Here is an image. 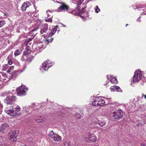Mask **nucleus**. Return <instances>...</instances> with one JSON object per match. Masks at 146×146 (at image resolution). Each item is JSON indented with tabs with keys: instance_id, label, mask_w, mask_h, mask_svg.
<instances>
[{
	"instance_id": "nucleus-1",
	"label": "nucleus",
	"mask_w": 146,
	"mask_h": 146,
	"mask_svg": "<svg viewBox=\"0 0 146 146\" xmlns=\"http://www.w3.org/2000/svg\"><path fill=\"white\" fill-rule=\"evenodd\" d=\"M17 100L15 96H7L4 100V102L7 105H11L9 107H7L5 111L8 115L12 116H17L20 114L21 109L17 105L13 104Z\"/></svg>"
},
{
	"instance_id": "nucleus-2",
	"label": "nucleus",
	"mask_w": 146,
	"mask_h": 146,
	"mask_svg": "<svg viewBox=\"0 0 146 146\" xmlns=\"http://www.w3.org/2000/svg\"><path fill=\"white\" fill-rule=\"evenodd\" d=\"M57 2L60 3V4L59 7L57 8L58 11L61 12L63 11H65L66 10L69 13H72L73 14H74V11H73L72 9H70L69 6L67 5L65 3L62 2L60 3L57 1Z\"/></svg>"
},
{
	"instance_id": "nucleus-3",
	"label": "nucleus",
	"mask_w": 146,
	"mask_h": 146,
	"mask_svg": "<svg viewBox=\"0 0 146 146\" xmlns=\"http://www.w3.org/2000/svg\"><path fill=\"white\" fill-rule=\"evenodd\" d=\"M84 139L86 142L92 143L96 141L97 137L94 134L89 133L85 136Z\"/></svg>"
},
{
	"instance_id": "nucleus-4",
	"label": "nucleus",
	"mask_w": 146,
	"mask_h": 146,
	"mask_svg": "<svg viewBox=\"0 0 146 146\" xmlns=\"http://www.w3.org/2000/svg\"><path fill=\"white\" fill-rule=\"evenodd\" d=\"M105 101L101 97L96 98L92 103V105L95 106H103Z\"/></svg>"
},
{
	"instance_id": "nucleus-5",
	"label": "nucleus",
	"mask_w": 146,
	"mask_h": 146,
	"mask_svg": "<svg viewBox=\"0 0 146 146\" xmlns=\"http://www.w3.org/2000/svg\"><path fill=\"white\" fill-rule=\"evenodd\" d=\"M142 78V72L139 69L137 70L135 72L133 78L134 82H136L140 80Z\"/></svg>"
},
{
	"instance_id": "nucleus-6",
	"label": "nucleus",
	"mask_w": 146,
	"mask_h": 146,
	"mask_svg": "<svg viewBox=\"0 0 146 146\" xmlns=\"http://www.w3.org/2000/svg\"><path fill=\"white\" fill-rule=\"evenodd\" d=\"M18 133L15 131H11L8 135L9 138L12 142L15 141L17 140Z\"/></svg>"
},
{
	"instance_id": "nucleus-7",
	"label": "nucleus",
	"mask_w": 146,
	"mask_h": 146,
	"mask_svg": "<svg viewBox=\"0 0 146 146\" xmlns=\"http://www.w3.org/2000/svg\"><path fill=\"white\" fill-rule=\"evenodd\" d=\"M48 135L51 138L56 142H58L61 141V137L58 135L55 134L52 130L49 131Z\"/></svg>"
},
{
	"instance_id": "nucleus-8",
	"label": "nucleus",
	"mask_w": 146,
	"mask_h": 146,
	"mask_svg": "<svg viewBox=\"0 0 146 146\" xmlns=\"http://www.w3.org/2000/svg\"><path fill=\"white\" fill-rule=\"evenodd\" d=\"M27 88L25 86H21L16 90L17 94L19 96H22L25 95L26 92L27 91Z\"/></svg>"
},
{
	"instance_id": "nucleus-9",
	"label": "nucleus",
	"mask_w": 146,
	"mask_h": 146,
	"mask_svg": "<svg viewBox=\"0 0 146 146\" xmlns=\"http://www.w3.org/2000/svg\"><path fill=\"white\" fill-rule=\"evenodd\" d=\"M112 116L115 119H118L123 116L122 111L121 110H118L113 112Z\"/></svg>"
},
{
	"instance_id": "nucleus-10",
	"label": "nucleus",
	"mask_w": 146,
	"mask_h": 146,
	"mask_svg": "<svg viewBox=\"0 0 146 146\" xmlns=\"http://www.w3.org/2000/svg\"><path fill=\"white\" fill-rule=\"evenodd\" d=\"M42 65L43 69L45 71H47L49 68L53 66V64L50 61L47 60L45 61Z\"/></svg>"
},
{
	"instance_id": "nucleus-11",
	"label": "nucleus",
	"mask_w": 146,
	"mask_h": 146,
	"mask_svg": "<svg viewBox=\"0 0 146 146\" xmlns=\"http://www.w3.org/2000/svg\"><path fill=\"white\" fill-rule=\"evenodd\" d=\"M31 5V3L29 1H27L24 2L21 7V10L23 11H25L26 8L29 7Z\"/></svg>"
},
{
	"instance_id": "nucleus-12",
	"label": "nucleus",
	"mask_w": 146,
	"mask_h": 146,
	"mask_svg": "<svg viewBox=\"0 0 146 146\" xmlns=\"http://www.w3.org/2000/svg\"><path fill=\"white\" fill-rule=\"evenodd\" d=\"M107 78L111 83L116 84L117 83V81L116 78L113 77L110 75H107Z\"/></svg>"
},
{
	"instance_id": "nucleus-13",
	"label": "nucleus",
	"mask_w": 146,
	"mask_h": 146,
	"mask_svg": "<svg viewBox=\"0 0 146 146\" xmlns=\"http://www.w3.org/2000/svg\"><path fill=\"white\" fill-rule=\"evenodd\" d=\"M48 29V25L47 23L44 24L42 29L40 31L41 34H43L44 33H46Z\"/></svg>"
},
{
	"instance_id": "nucleus-14",
	"label": "nucleus",
	"mask_w": 146,
	"mask_h": 146,
	"mask_svg": "<svg viewBox=\"0 0 146 146\" xmlns=\"http://www.w3.org/2000/svg\"><path fill=\"white\" fill-rule=\"evenodd\" d=\"M9 127L6 124H4L1 125L0 126V132L1 133H3L4 131L6 129H7Z\"/></svg>"
},
{
	"instance_id": "nucleus-15",
	"label": "nucleus",
	"mask_w": 146,
	"mask_h": 146,
	"mask_svg": "<svg viewBox=\"0 0 146 146\" xmlns=\"http://www.w3.org/2000/svg\"><path fill=\"white\" fill-rule=\"evenodd\" d=\"M58 25H56L54 28L52 30L51 32L49 34V36H52L55 33L57 27Z\"/></svg>"
},
{
	"instance_id": "nucleus-16",
	"label": "nucleus",
	"mask_w": 146,
	"mask_h": 146,
	"mask_svg": "<svg viewBox=\"0 0 146 146\" xmlns=\"http://www.w3.org/2000/svg\"><path fill=\"white\" fill-rule=\"evenodd\" d=\"M43 48L42 45L40 44H38V46L35 49V50L38 53L41 52V49Z\"/></svg>"
},
{
	"instance_id": "nucleus-17",
	"label": "nucleus",
	"mask_w": 146,
	"mask_h": 146,
	"mask_svg": "<svg viewBox=\"0 0 146 146\" xmlns=\"http://www.w3.org/2000/svg\"><path fill=\"white\" fill-rule=\"evenodd\" d=\"M73 3L77 4V5H79L81 4L83 1V0H71Z\"/></svg>"
},
{
	"instance_id": "nucleus-18",
	"label": "nucleus",
	"mask_w": 146,
	"mask_h": 146,
	"mask_svg": "<svg viewBox=\"0 0 146 146\" xmlns=\"http://www.w3.org/2000/svg\"><path fill=\"white\" fill-rule=\"evenodd\" d=\"M80 16L82 18H86L88 16V14L87 13L84 11H82L80 13Z\"/></svg>"
},
{
	"instance_id": "nucleus-19",
	"label": "nucleus",
	"mask_w": 146,
	"mask_h": 146,
	"mask_svg": "<svg viewBox=\"0 0 146 146\" xmlns=\"http://www.w3.org/2000/svg\"><path fill=\"white\" fill-rule=\"evenodd\" d=\"M27 52H26L25 51L24 52V55L22 56L21 58V60L22 61H26L28 60V59L27 58Z\"/></svg>"
},
{
	"instance_id": "nucleus-20",
	"label": "nucleus",
	"mask_w": 146,
	"mask_h": 146,
	"mask_svg": "<svg viewBox=\"0 0 146 146\" xmlns=\"http://www.w3.org/2000/svg\"><path fill=\"white\" fill-rule=\"evenodd\" d=\"M62 146H72L70 141H64L62 144Z\"/></svg>"
},
{
	"instance_id": "nucleus-21",
	"label": "nucleus",
	"mask_w": 146,
	"mask_h": 146,
	"mask_svg": "<svg viewBox=\"0 0 146 146\" xmlns=\"http://www.w3.org/2000/svg\"><path fill=\"white\" fill-rule=\"evenodd\" d=\"M98 124L101 126L103 127L106 124V122L104 121L98 120Z\"/></svg>"
},
{
	"instance_id": "nucleus-22",
	"label": "nucleus",
	"mask_w": 146,
	"mask_h": 146,
	"mask_svg": "<svg viewBox=\"0 0 146 146\" xmlns=\"http://www.w3.org/2000/svg\"><path fill=\"white\" fill-rule=\"evenodd\" d=\"M9 68V65L7 64H3L2 67V71H6L7 69Z\"/></svg>"
},
{
	"instance_id": "nucleus-23",
	"label": "nucleus",
	"mask_w": 146,
	"mask_h": 146,
	"mask_svg": "<svg viewBox=\"0 0 146 146\" xmlns=\"http://www.w3.org/2000/svg\"><path fill=\"white\" fill-rule=\"evenodd\" d=\"M36 121L38 123H43V122L44 120L42 117H40L39 118H38L36 119Z\"/></svg>"
},
{
	"instance_id": "nucleus-24",
	"label": "nucleus",
	"mask_w": 146,
	"mask_h": 146,
	"mask_svg": "<svg viewBox=\"0 0 146 146\" xmlns=\"http://www.w3.org/2000/svg\"><path fill=\"white\" fill-rule=\"evenodd\" d=\"M22 52V51L21 50H17L14 52V55H15V56H18Z\"/></svg>"
},
{
	"instance_id": "nucleus-25",
	"label": "nucleus",
	"mask_w": 146,
	"mask_h": 146,
	"mask_svg": "<svg viewBox=\"0 0 146 146\" xmlns=\"http://www.w3.org/2000/svg\"><path fill=\"white\" fill-rule=\"evenodd\" d=\"M6 23V22L3 20H0V28L2 27Z\"/></svg>"
},
{
	"instance_id": "nucleus-26",
	"label": "nucleus",
	"mask_w": 146,
	"mask_h": 146,
	"mask_svg": "<svg viewBox=\"0 0 146 146\" xmlns=\"http://www.w3.org/2000/svg\"><path fill=\"white\" fill-rule=\"evenodd\" d=\"M115 91L121 92L122 90L119 87L115 86Z\"/></svg>"
},
{
	"instance_id": "nucleus-27",
	"label": "nucleus",
	"mask_w": 146,
	"mask_h": 146,
	"mask_svg": "<svg viewBox=\"0 0 146 146\" xmlns=\"http://www.w3.org/2000/svg\"><path fill=\"white\" fill-rule=\"evenodd\" d=\"M52 16L48 18L45 20V21L46 22H50L51 23H52Z\"/></svg>"
},
{
	"instance_id": "nucleus-28",
	"label": "nucleus",
	"mask_w": 146,
	"mask_h": 146,
	"mask_svg": "<svg viewBox=\"0 0 146 146\" xmlns=\"http://www.w3.org/2000/svg\"><path fill=\"white\" fill-rule=\"evenodd\" d=\"M14 66H11L10 67L8 68V70H7V72L8 73H9L11 70L13 69Z\"/></svg>"
},
{
	"instance_id": "nucleus-29",
	"label": "nucleus",
	"mask_w": 146,
	"mask_h": 146,
	"mask_svg": "<svg viewBox=\"0 0 146 146\" xmlns=\"http://www.w3.org/2000/svg\"><path fill=\"white\" fill-rule=\"evenodd\" d=\"M17 76V75L15 74H14L13 73V74L11 75V79L14 80L15 79L16 77Z\"/></svg>"
},
{
	"instance_id": "nucleus-30",
	"label": "nucleus",
	"mask_w": 146,
	"mask_h": 146,
	"mask_svg": "<svg viewBox=\"0 0 146 146\" xmlns=\"http://www.w3.org/2000/svg\"><path fill=\"white\" fill-rule=\"evenodd\" d=\"M46 13H47V16H48L47 17L48 18V17H49L50 16H52V14L51 13L49 10H47L46 11Z\"/></svg>"
},
{
	"instance_id": "nucleus-31",
	"label": "nucleus",
	"mask_w": 146,
	"mask_h": 146,
	"mask_svg": "<svg viewBox=\"0 0 146 146\" xmlns=\"http://www.w3.org/2000/svg\"><path fill=\"white\" fill-rule=\"evenodd\" d=\"M110 89L112 91H115V85L111 86L110 88Z\"/></svg>"
},
{
	"instance_id": "nucleus-32",
	"label": "nucleus",
	"mask_w": 146,
	"mask_h": 146,
	"mask_svg": "<svg viewBox=\"0 0 146 146\" xmlns=\"http://www.w3.org/2000/svg\"><path fill=\"white\" fill-rule=\"evenodd\" d=\"M100 11V10L98 6H96V8L95 9V11L96 13H98Z\"/></svg>"
},
{
	"instance_id": "nucleus-33",
	"label": "nucleus",
	"mask_w": 146,
	"mask_h": 146,
	"mask_svg": "<svg viewBox=\"0 0 146 146\" xmlns=\"http://www.w3.org/2000/svg\"><path fill=\"white\" fill-rule=\"evenodd\" d=\"M3 108V106L2 104L1 103V102L0 101V114H1L2 112V110Z\"/></svg>"
},
{
	"instance_id": "nucleus-34",
	"label": "nucleus",
	"mask_w": 146,
	"mask_h": 146,
	"mask_svg": "<svg viewBox=\"0 0 146 146\" xmlns=\"http://www.w3.org/2000/svg\"><path fill=\"white\" fill-rule=\"evenodd\" d=\"M8 63L9 65H11L13 63V61L11 59H9L8 60Z\"/></svg>"
},
{
	"instance_id": "nucleus-35",
	"label": "nucleus",
	"mask_w": 146,
	"mask_h": 146,
	"mask_svg": "<svg viewBox=\"0 0 146 146\" xmlns=\"http://www.w3.org/2000/svg\"><path fill=\"white\" fill-rule=\"evenodd\" d=\"M76 117L77 119H79L80 118V115L79 113H76Z\"/></svg>"
},
{
	"instance_id": "nucleus-36",
	"label": "nucleus",
	"mask_w": 146,
	"mask_h": 146,
	"mask_svg": "<svg viewBox=\"0 0 146 146\" xmlns=\"http://www.w3.org/2000/svg\"><path fill=\"white\" fill-rule=\"evenodd\" d=\"M39 28V27L37 26L36 27L34 28L32 30V31L33 32L34 31H35L37 30Z\"/></svg>"
},
{
	"instance_id": "nucleus-37",
	"label": "nucleus",
	"mask_w": 146,
	"mask_h": 146,
	"mask_svg": "<svg viewBox=\"0 0 146 146\" xmlns=\"http://www.w3.org/2000/svg\"><path fill=\"white\" fill-rule=\"evenodd\" d=\"M3 139L1 136H0V145H1L2 144V142L3 141Z\"/></svg>"
},
{
	"instance_id": "nucleus-38",
	"label": "nucleus",
	"mask_w": 146,
	"mask_h": 146,
	"mask_svg": "<svg viewBox=\"0 0 146 146\" xmlns=\"http://www.w3.org/2000/svg\"><path fill=\"white\" fill-rule=\"evenodd\" d=\"M11 55H9L7 58V60H8L9 59H11Z\"/></svg>"
},
{
	"instance_id": "nucleus-39",
	"label": "nucleus",
	"mask_w": 146,
	"mask_h": 146,
	"mask_svg": "<svg viewBox=\"0 0 146 146\" xmlns=\"http://www.w3.org/2000/svg\"><path fill=\"white\" fill-rule=\"evenodd\" d=\"M34 36L33 38H29V41H31L33 39V38H34V36Z\"/></svg>"
},
{
	"instance_id": "nucleus-40",
	"label": "nucleus",
	"mask_w": 146,
	"mask_h": 146,
	"mask_svg": "<svg viewBox=\"0 0 146 146\" xmlns=\"http://www.w3.org/2000/svg\"><path fill=\"white\" fill-rule=\"evenodd\" d=\"M140 18V16L139 18H138L137 19V21L139 22H140L141 21L139 19Z\"/></svg>"
},
{
	"instance_id": "nucleus-41",
	"label": "nucleus",
	"mask_w": 146,
	"mask_h": 146,
	"mask_svg": "<svg viewBox=\"0 0 146 146\" xmlns=\"http://www.w3.org/2000/svg\"><path fill=\"white\" fill-rule=\"evenodd\" d=\"M141 146H146L145 144L142 143L141 144Z\"/></svg>"
},
{
	"instance_id": "nucleus-42",
	"label": "nucleus",
	"mask_w": 146,
	"mask_h": 146,
	"mask_svg": "<svg viewBox=\"0 0 146 146\" xmlns=\"http://www.w3.org/2000/svg\"><path fill=\"white\" fill-rule=\"evenodd\" d=\"M93 123L94 124H97V122L96 121H93Z\"/></svg>"
},
{
	"instance_id": "nucleus-43",
	"label": "nucleus",
	"mask_w": 146,
	"mask_h": 146,
	"mask_svg": "<svg viewBox=\"0 0 146 146\" xmlns=\"http://www.w3.org/2000/svg\"><path fill=\"white\" fill-rule=\"evenodd\" d=\"M142 96H144L145 97V99H146V95H144L143 94H142Z\"/></svg>"
},
{
	"instance_id": "nucleus-44",
	"label": "nucleus",
	"mask_w": 146,
	"mask_h": 146,
	"mask_svg": "<svg viewBox=\"0 0 146 146\" xmlns=\"http://www.w3.org/2000/svg\"><path fill=\"white\" fill-rule=\"evenodd\" d=\"M115 102L114 103H109V104H115Z\"/></svg>"
},
{
	"instance_id": "nucleus-45",
	"label": "nucleus",
	"mask_w": 146,
	"mask_h": 146,
	"mask_svg": "<svg viewBox=\"0 0 146 146\" xmlns=\"http://www.w3.org/2000/svg\"><path fill=\"white\" fill-rule=\"evenodd\" d=\"M109 81H106V83L105 84V85H106V84H108V83Z\"/></svg>"
},
{
	"instance_id": "nucleus-46",
	"label": "nucleus",
	"mask_w": 146,
	"mask_h": 146,
	"mask_svg": "<svg viewBox=\"0 0 146 146\" xmlns=\"http://www.w3.org/2000/svg\"><path fill=\"white\" fill-rule=\"evenodd\" d=\"M85 8H86V7H83V8H82V11H83L84 10V9H85Z\"/></svg>"
},
{
	"instance_id": "nucleus-47",
	"label": "nucleus",
	"mask_w": 146,
	"mask_h": 146,
	"mask_svg": "<svg viewBox=\"0 0 146 146\" xmlns=\"http://www.w3.org/2000/svg\"><path fill=\"white\" fill-rule=\"evenodd\" d=\"M53 40V38H51L50 39V40H51V41H52Z\"/></svg>"
},
{
	"instance_id": "nucleus-48",
	"label": "nucleus",
	"mask_w": 146,
	"mask_h": 146,
	"mask_svg": "<svg viewBox=\"0 0 146 146\" xmlns=\"http://www.w3.org/2000/svg\"><path fill=\"white\" fill-rule=\"evenodd\" d=\"M0 146H4L2 144L1 145H0Z\"/></svg>"
},
{
	"instance_id": "nucleus-49",
	"label": "nucleus",
	"mask_w": 146,
	"mask_h": 146,
	"mask_svg": "<svg viewBox=\"0 0 146 146\" xmlns=\"http://www.w3.org/2000/svg\"><path fill=\"white\" fill-rule=\"evenodd\" d=\"M62 25H63V26L64 27H65V25H64L63 24H61Z\"/></svg>"
},
{
	"instance_id": "nucleus-50",
	"label": "nucleus",
	"mask_w": 146,
	"mask_h": 146,
	"mask_svg": "<svg viewBox=\"0 0 146 146\" xmlns=\"http://www.w3.org/2000/svg\"><path fill=\"white\" fill-rule=\"evenodd\" d=\"M29 14H30L31 15V14L30 13V12H29V15H29Z\"/></svg>"
},
{
	"instance_id": "nucleus-51",
	"label": "nucleus",
	"mask_w": 146,
	"mask_h": 146,
	"mask_svg": "<svg viewBox=\"0 0 146 146\" xmlns=\"http://www.w3.org/2000/svg\"><path fill=\"white\" fill-rule=\"evenodd\" d=\"M143 14L144 15H146V13H145L144 12H143Z\"/></svg>"
},
{
	"instance_id": "nucleus-52",
	"label": "nucleus",
	"mask_w": 146,
	"mask_h": 146,
	"mask_svg": "<svg viewBox=\"0 0 146 146\" xmlns=\"http://www.w3.org/2000/svg\"><path fill=\"white\" fill-rule=\"evenodd\" d=\"M128 25V24H126V25H125L126 27H127V25Z\"/></svg>"
},
{
	"instance_id": "nucleus-53",
	"label": "nucleus",
	"mask_w": 146,
	"mask_h": 146,
	"mask_svg": "<svg viewBox=\"0 0 146 146\" xmlns=\"http://www.w3.org/2000/svg\"><path fill=\"white\" fill-rule=\"evenodd\" d=\"M75 14H76V15H77L78 14V13H76Z\"/></svg>"
},
{
	"instance_id": "nucleus-54",
	"label": "nucleus",
	"mask_w": 146,
	"mask_h": 146,
	"mask_svg": "<svg viewBox=\"0 0 146 146\" xmlns=\"http://www.w3.org/2000/svg\"><path fill=\"white\" fill-rule=\"evenodd\" d=\"M0 133H1L0 132Z\"/></svg>"
}]
</instances>
